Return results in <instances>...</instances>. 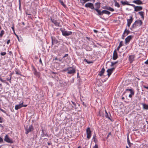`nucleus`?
Wrapping results in <instances>:
<instances>
[{
  "label": "nucleus",
  "mask_w": 148,
  "mask_h": 148,
  "mask_svg": "<svg viewBox=\"0 0 148 148\" xmlns=\"http://www.w3.org/2000/svg\"><path fill=\"white\" fill-rule=\"evenodd\" d=\"M22 106L23 107H26L27 106V105H23V104Z\"/></svg>",
  "instance_id": "obj_57"
},
{
  "label": "nucleus",
  "mask_w": 148,
  "mask_h": 148,
  "mask_svg": "<svg viewBox=\"0 0 148 148\" xmlns=\"http://www.w3.org/2000/svg\"><path fill=\"white\" fill-rule=\"evenodd\" d=\"M144 109L145 110L148 109V105H146L145 103H142Z\"/></svg>",
  "instance_id": "obj_27"
},
{
  "label": "nucleus",
  "mask_w": 148,
  "mask_h": 148,
  "mask_svg": "<svg viewBox=\"0 0 148 148\" xmlns=\"http://www.w3.org/2000/svg\"><path fill=\"white\" fill-rule=\"evenodd\" d=\"M118 61H117L116 62H111V66H113L115 64H117V63H118Z\"/></svg>",
  "instance_id": "obj_37"
},
{
  "label": "nucleus",
  "mask_w": 148,
  "mask_h": 148,
  "mask_svg": "<svg viewBox=\"0 0 148 148\" xmlns=\"http://www.w3.org/2000/svg\"><path fill=\"white\" fill-rule=\"evenodd\" d=\"M110 14V12H109L107 10H105L104 14H108V15H109Z\"/></svg>",
  "instance_id": "obj_36"
},
{
  "label": "nucleus",
  "mask_w": 148,
  "mask_h": 148,
  "mask_svg": "<svg viewBox=\"0 0 148 148\" xmlns=\"http://www.w3.org/2000/svg\"><path fill=\"white\" fill-rule=\"evenodd\" d=\"M127 143H128V144L129 147H130L131 145L132 144L130 142V140L129 139V137H128V136H127Z\"/></svg>",
  "instance_id": "obj_31"
},
{
  "label": "nucleus",
  "mask_w": 148,
  "mask_h": 148,
  "mask_svg": "<svg viewBox=\"0 0 148 148\" xmlns=\"http://www.w3.org/2000/svg\"><path fill=\"white\" fill-rule=\"evenodd\" d=\"M132 6L133 7L134 9V11L136 12L140 11L143 9V8L140 6H136L132 4Z\"/></svg>",
  "instance_id": "obj_5"
},
{
  "label": "nucleus",
  "mask_w": 148,
  "mask_h": 148,
  "mask_svg": "<svg viewBox=\"0 0 148 148\" xmlns=\"http://www.w3.org/2000/svg\"><path fill=\"white\" fill-rule=\"evenodd\" d=\"M126 36L125 34H124V33H123V35H122V38L123 39H124V37Z\"/></svg>",
  "instance_id": "obj_43"
},
{
  "label": "nucleus",
  "mask_w": 148,
  "mask_h": 148,
  "mask_svg": "<svg viewBox=\"0 0 148 148\" xmlns=\"http://www.w3.org/2000/svg\"><path fill=\"white\" fill-rule=\"evenodd\" d=\"M72 102L73 103V104L75 106H76V105L75 104V103L74 102H73V101H72Z\"/></svg>",
  "instance_id": "obj_62"
},
{
  "label": "nucleus",
  "mask_w": 148,
  "mask_h": 148,
  "mask_svg": "<svg viewBox=\"0 0 148 148\" xmlns=\"http://www.w3.org/2000/svg\"><path fill=\"white\" fill-rule=\"evenodd\" d=\"M133 37V36L132 35L128 36L125 39V43L127 44L128 43L132 38Z\"/></svg>",
  "instance_id": "obj_11"
},
{
  "label": "nucleus",
  "mask_w": 148,
  "mask_h": 148,
  "mask_svg": "<svg viewBox=\"0 0 148 148\" xmlns=\"http://www.w3.org/2000/svg\"><path fill=\"white\" fill-rule=\"evenodd\" d=\"M51 38L52 45L53 44H57L58 42V40L54 37L51 36Z\"/></svg>",
  "instance_id": "obj_17"
},
{
  "label": "nucleus",
  "mask_w": 148,
  "mask_h": 148,
  "mask_svg": "<svg viewBox=\"0 0 148 148\" xmlns=\"http://www.w3.org/2000/svg\"><path fill=\"white\" fill-rule=\"evenodd\" d=\"M105 112H106V113H105V115L106 117L108 118L109 119H111L110 118V117L109 116V115L108 114V113L107 112L106 110H105Z\"/></svg>",
  "instance_id": "obj_32"
},
{
  "label": "nucleus",
  "mask_w": 148,
  "mask_h": 148,
  "mask_svg": "<svg viewBox=\"0 0 148 148\" xmlns=\"http://www.w3.org/2000/svg\"><path fill=\"white\" fill-rule=\"evenodd\" d=\"M130 33V31L128 30H127V29H125L124 32V34H125L126 36H127Z\"/></svg>",
  "instance_id": "obj_25"
},
{
  "label": "nucleus",
  "mask_w": 148,
  "mask_h": 148,
  "mask_svg": "<svg viewBox=\"0 0 148 148\" xmlns=\"http://www.w3.org/2000/svg\"><path fill=\"white\" fill-rule=\"evenodd\" d=\"M138 14L140 15L142 19L143 20L144 18V12L143 11L139 12H138Z\"/></svg>",
  "instance_id": "obj_22"
},
{
  "label": "nucleus",
  "mask_w": 148,
  "mask_h": 148,
  "mask_svg": "<svg viewBox=\"0 0 148 148\" xmlns=\"http://www.w3.org/2000/svg\"><path fill=\"white\" fill-rule=\"evenodd\" d=\"M118 58V55L116 51V50H115L114 51L112 57V59L113 60H115Z\"/></svg>",
  "instance_id": "obj_14"
},
{
  "label": "nucleus",
  "mask_w": 148,
  "mask_h": 148,
  "mask_svg": "<svg viewBox=\"0 0 148 148\" xmlns=\"http://www.w3.org/2000/svg\"><path fill=\"white\" fill-rule=\"evenodd\" d=\"M51 22L53 23L55 25L57 26H59L60 23L58 22L56 20H55L54 19H52V18L51 19Z\"/></svg>",
  "instance_id": "obj_19"
},
{
  "label": "nucleus",
  "mask_w": 148,
  "mask_h": 148,
  "mask_svg": "<svg viewBox=\"0 0 148 148\" xmlns=\"http://www.w3.org/2000/svg\"><path fill=\"white\" fill-rule=\"evenodd\" d=\"M86 38L88 40H90V38H89V37H86Z\"/></svg>",
  "instance_id": "obj_64"
},
{
  "label": "nucleus",
  "mask_w": 148,
  "mask_h": 148,
  "mask_svg": "<svg viewBox=\"0 0 148 148\" xmlns=\"http://www.w3.org/2000/svg\"><path fill=\"white\" fill-rule=\"evenodd\" d=\"M4 33H5V32H4V31H3V30H1V33L0 34V37H2L3 36V35L4 34Z\"/></svg>",
  "instance_id": "obj_34"
},
{
  "label": "nucleus",
  "mask_w": 148,
  "mask_h": 148,
  "mask_svg": "<svg viewBox=\"0 0 148 148\" xmlns=\"http://www.w3.org/2000/svg\"><path fill=\"white\" fill-rule=\"evenodd\" d=\"M25 129L26 131L25 134H28L29 132L33 131L34 130V128L33 126L31 125L29 126L28 128H25Z\"/></svg>",
  "instance_id": "obj_6"
},
{
  "label": "nucleus",
  "mask_w": 148,
  "mask_h": 148,
  "mask_svg": "<svg viewBox=\"0 0 148 148\" xmlns=\"http://www.w3.org/2000/svg\"><path fill=\"white\" fill-rule=\"evenodd\" d=\"M23 101H21L20 102V103L19 104L16 105L15 106V109L16 110H18L21 108L23 107Z\"/></svg>",
  "instance_id": "obj_8"
},
{
  "label": "nucleus",
  "mask_w": 148,
  "mask_h": 148,
  "mask_svg": "<svg viewBox=\"0 0 148 148\" xmlns=\"http://www.w3.org/2000/svg\"><path fill=\"white\" fill-rule=\"evenodd\" d=\"M143 24V23L141 20H137L132 25V28H136L137 26H141Z\"/></svg>",
  "instance_id": "obj_1"
},
{
  "label": "nucleus",
  "mask_w": 148,
  "mask_h": 148,
  "mask_svg": "<svg viewBox=\"0 0 148 148\" xmlns=\"http://www.w3.org/2000/svg\"><path fill=\"white\" fill-rule=\"evenodd\" d=\"M21 7V1L20 0H19V8H20Z\"/></svg>",
  "instance_id": "obj_55"
},
{
  "label": "nucleus",
  "mask_w": 148,
  "mask_h": 148,
  "mask_svg": "<svg viewBox=\"0 0 148 148\" xmlns=\"http://www.w3.org/2000/svg\"><path fill=\"white\" fill-rule=\"evenodd\" d=\"M105 71V69L104 68H103L101 70V71L99 72L98 75H100V76H102L103 75L104 71Z\"/></svg>",
  "instance_id": "obj_21"
},
{
  "label": "nucleus",
  "mask_w": 148,
  "mask_h": 148,
  "mask_svg": "<svg viewBox=\"0 0 148 148\" xmlns=\"http://www.w3.org/2000/svg\"><path fill=\"white\" fill-rule=\"evenodd\" d=\"M101 3L99 2H97L95 4V5L96 6V8H95L94 10L96 11V9L99 10L100 7Z\"/></svg>",
  "instance_id": "obj_18"
},
{
  "label": "nucleus",
  "mask_w": 148,
  "mask_h": 148,
  "mask_svg": "<svg viewBox=\"0 0 148 148\" xmlns=\"http://www.w3.org/2000/svg\"><path fill=\"white\" fill-rule=\"evenodd\" d=\"M135 56L134 55H130L129 57V61L130 63H132L134 60Z\"/></svg>",
  "instance_id": "obj_16"
},
{
  "label": "nucleus",
  "mask_w": 148,
  "mask_h": 148,
  "mask_svg": "<svg viewBox=\"0 0 148 148\" xmlns=\"http://www.w3.org/2000/svg\"><path fill=\"white\" fill-rule=\"evenodd\" d=\"M93 31L94 32H95V33H97L98 32V31L97 30H95V29H94L93 30Z\"/></svg>",
  "instance_id": "obj_59"
},
{
  "label": "nucleus",
  "mask_w": 148,
  "mask_h": 148,
  "mask_svg": "<svg viewBox=\"0 0 148 148\" xmlns=\"http://www.w3.org/2000/svg\"><path fill=\"white\" fill-rule=\"evenodd\" d=\"M12 30L14 31V26H13L12 27Z\"/></svg>",
  "instance_id": "obj_63"
},
{
  "label": "nucleus",
  "mask_w": 148,
  "mask_h": 148,
  "mask_svg": "<svg viewBox=\"0 0 148 148\" xmlns=\"http://www.w3.org/2000/svg\"><path fill=\"white\" fill-rule=\"evenodd\" d=\"M111 132H110L109 133L108 135H107V138H108V137H109V135H111Z\"/></svg>",
  "instance_id": "obj_58"
},
{
  "label": "nucleus",
  "mask_w": 148,
  "mask_h": 148,
  "mask_svg": "<svg viewBox=\"0 0 148 148\" xmlns=\"http://www.w3.org/2000/svg\"><path fill=\"white\" fill-rule=\"evenodd\" d=\"M111 8L110 7L108 6L107 10H110V9H111Z\"/></svg>",
  "instance_id": "obj_50"
},
{
  "label": "nucleus",
  "mask_w": 148,
  "mask_h": 148,
  "mask_svg": "<svg viewBox=\"0 0 148 148\" xmlns=\"http://www.w3.org/2000/svg\"><path fill=\"white\" fill-rule=\"evenodd\" d=\"M10 40H8L7 41V44H8V45L10 43Z\"/></svg>",
  "instance_id": "obj_53"
},
{
  "label": "nucleus",
  "mask_w": 148,
  "mask_h": 148,
  "mask_svg": "<svg viewBox=\"0 0 148 148\" xmlns=\"http://www.w3.org/2000/svg\"><path fill=\"white\" fill-rule=\"evenodd\" d=\"M132 2L138 5H142L143 4L142 1L140 0H136L133 1Z\"/></svg>",
  "instance_id": "obj_13"
},
{
  "label": "nucleus",
  "mask_w": 148,
  "mask_h": 148,
  "mask_svg": "<svg viewBox=\"0 0 148 148\" xmlns=\"http://www.w3.org/2000/svg\"><path fill=\"white\" fill-rule=\"evenodd\" d=\"M0 80L2 82H5V80H3L2 78L0 77Z\"/></svg>",
  "instance_id": "obj_45"
},
{
  "label": "nucleus",
  "mask_w": 148,
  "mask_h": 148,
  "mask_svg": "<svg viewBox=\"0 0 148 148\" xmlns=\"http://www.w3.org/2000/svg\"><path fill=\"white\" fill-rule=\"evenodd\" d=\"M130 19H127V25L128 27H130L131 23L132 22L133 18L132 16H130Z\"/></svg>",
  "instance_id": "obj_12"
},
{
  "label": "nucleus",
  "mask_w": 148,
  "mask_h": 148,
  "mask_svg": "<svg viewBox=\"0 0 148 148\" xmlns=\"http://www.w3.org/2000/svg\"><path fill=\"white\" fill-rule=\"evenodd\" d=\"M121 2L123 5H127L132 6V4L129 3L127 1L124 2L123 1H121Z\"/></svg>",
  "instance_id": "obj_20"
},
{
  "label": "nucleus",
  "mask_w": 148,
  "mask_h": 148,
  "mask_svg": "<svg viewBox=\"0 0 148 148\" xmlns=\"http://www.w3.org/2000/svg\"><path fill=\"white\" fill-rule=\"evenodd\" d=\"M123 45V42L122 41L120 42L119 45L117 48V50H119L120 48Z\"/></svg>",
  "instance_id": "obj_28"
},
{
  "label": "nucleus",
  "mask_w": 148,
  "mask_h": 148,
  "mask_svg": "<svg viewBox=\"0 0 148 148\" xmlns=\"http://www.w3.org/2000/svg\"><path fill=\"white\" fill-rule=\"evenodd\" d=\"M60 30L61 31L63 35L64 36H69L72 34V32H71L64 31L62 28H60Z\"/></svg>",
  "instance_id": "obj_2"
},
{
  "label": "nucleus",
  "mask_w": 148,
  "mask_h": 148,
  "mask_svg": "<svg viewBox=\"0 0 148 148\" xmlns=\"http://www.w3.org/2000/svg\"><path fill=\"white\" fill-rule=\"evenodd\" d=\"M85 6L86 8H89L92 10H94L95 8L93 3L88 2L85 4Z\"/></svg>",
  "instance_id": "obj_4"
},
{
  "label": "nucleus",
  "mask_w": 148,
  "mask_h": 148,
  "mask_svg": "<svg viewBox=\"0 0 148 148\" xmlns=\"http://www.w3.org/2000/svg\"><path fill=\"white\" fill-rule=\"evenodd\" d=\"M95 137H96V135L95 134L94 135V136L93 137V139H94V140L95 141Z\"/></svg>",
  "instance_id": "obj_60"
},
{
  "label": "nucleus",
  "mask_w": 148,
  "mask_h": 148,
  "mask_svg": "<svg viewBox=\"0 0 148 148\" xmlns=\"http://www.w3.org/2000/svg\"><path fill=\"white\" fill-rule=\"evenodd\" d=\"M114 69V68H113L110 69H109L107 70V72L108 73L107 75L108 76V77H110Z\"/></svg>",
  "instance_id": "obj_10"
},
{
  "label": "nucleus",
  "mask_w": 148,
  "mask_h": 148,
  "mask_svg": "<svg viewBox=\"0 0 148 148\" xmlns=\"http://www.w3.org/2000/svg\"><path fill=\"white\" fill-rule=\"evenodd\" d=\"M41 136L42 137H44V136H47L48 135L47 134H45L43 130H42Z\"/></svg>",
  "instance_id": "obj_29"
},
{
  "label": "nucleus",
  "mask_w": 148,
  "mask_h": 148,
  "mask_svg": "<svg viewBox=\"0 0 148 148\" xmlns=\"http://www.w3.org/2000/svg\"><path fill=\"white\" fill-rule=\"evenodd\" d=\"M91 131L90 130V128H88L86 130V134L87 135V138L88 139L91 137Z\"/></svg>",
  "instance_id": "obj_7"
},
{
  "label": "nucleus",
  "mask_w": 148,
  "mask_h": 148,
  "mask_svg": "<svg viewBox=\"0 0 148 148\" xmlns=\"http://www.w3.org/2000/svg\"><path fill=\"white\" fill-rule=\"evenodd\" d=\"M92 1V2L94 3L95 2V0H88V1Z\"/></svg>",
  "instance_id": "obj_56"
},
{
  "label": "nucleus",
  "mask_w": 148,
  "mask_h": 148,
  "mask_svg": "<svg viewBox=\"0 0 148 148\" xmlns=\"http://www.w3.org/2000/svg\"><path fill=\"white\" fill-rule=\"evenodd\" d=\"M105 10H103L102 11L96 9V12H97V15L98 16H101L105 13Z\"/></svg>",
  "instance_id": "obj_15"
},
{
  "label": "nucleus",
  "mask_w": 148,
  "mask_h": 148,
  "mask_svg": "<svg viewBox=\"0 0 148 148\" xmlns=\"http://www.w3.org/2000/svg\"><path fill=\"white\" fill-rule=\"evenodd\" d=\"M39 62L41 64H42V60H41V58H40V60H39Z\"/></svg>",
  "instance_id": "obj_61"
},
{
  "label": "nucleus",
  "mask_w": 148,
  "mask_h": 148,
  "mask_svg": "<svg viewBox=\"0 0 148 148\" xmlns=\"http://www.w3.org/2000/svg\"><path fill=\"white\" fill-rule=\"evenodd\" d=\"M68 70H69L68 67L67 68L63 70L62 71L63 72H65V71H68Z\"/></svg>",
  "instance_id": "obj_40"
},
{
  "label": "nucleus",
  "mask_w": 148,
  "mask_h": 148,
  "mask_svg": "<svg viewBox=\"0 0 148 148\" xmlns=\"http://www.w3.org/2000/svg\"><path fill=\"white\" fill-rule=\"evenodd\" d=\"M68 56V54H65V55L63 56L62 58H64L65 57Z\"/></svg>",
  "instance_id": "obj_46"
},
{
  "label": "nucleus",
  "mask_w": 148,
  "mask_h": 148,
  "mask_svg": "<svg viewBox=\"0 0 148 148\" xmlns=\"http://www.w3.org/2000/svg\"><path fill=\"white\" fill-rule=\"evenodd\" d=\"M10 78H6V79L8 80V81H10V82H10V80L11 79V75H10Z\"/></svg>",
  "instance_id": "obj_41"
},
{
  "label": "nucleus",
  "mask_w": 148,
  "mask_h": 148,
  "mask_svg": "<svg viewBox=\"0 0 148 148\" xmlns=\"http://www.w3.org/2000/svg\"><path fill=\"white\" fill-rule=\"evenodd\" d=\"M107 6H103L102 7V8L104 9L107 10Z\"/></svg>",
  "instance_id": "obj_44"
},
{
  "label": "nucleus",
  "mask_w": 148,
  "mask_h": 148,
  "mask_svg": "<svg viewBox=\"0 0 148 148\" xmlns=\"http://www.w3.org/2000/svg\"><path fill=\"white\" fill-rule=\"evenodd\" d=\"M6 54V53L5 52H2L1 53V56H5Z\"/></svg>",
  "instance_id": "obj_39"
},
{
  "label": "nucleus",
  "mask_w": 148,
  "mask_h": 148,
  "mask_svg": "<svg viewBox=\"0 0 148 148\" xmlns=\"http://www.w3.org/2000/svg\"><path fill=\"white\" fill-rule=\"evenodd\" d=\"M84 61H86L88 64H90L93 63L92 62L89 61L86 59H84Z\"/></svg>",
  "instance_id": "obj_38"
},
{
  "label": "nucleus",
  "mask_w": 148,
  "mask_h": 148,
  "mask_svg": "<svg viewBox=\"0 0 148 148\" xmlns=\"http://www.w3.org/2000/svg\"><path fill=\"white\" fill-rule=\"evenodd\" d=\"M110 11L111 12H113L114 11V10L113 8H111Z\"/></svg>",
  "instance_id": "obj_51"
},
{
  "label": "nucleus",
  "mask_w": 148,
  "mask_h": 148,
  "mask_svg": "<svg viewBox=\"0 0 148 148\" xmlns=\"http://www.w3.org/2000/svg\"><path fill=\"white\" fill-rule=\"evenodd\" d=\"M68 71L67 73L70 74H73L75 73L76 71L74 68L70 67H68Z\"/></svg>",
  "instance_id": "obj_3"
},
{
  "label": "nucleus",
  "mask_w": 148,
  "mask_h": 148,
  "mask_svg": "<svg viewBox=\"0 0 148 148\" xmlns=\"http://www.w3.org/2000/svg\"><path fill=\"white\" fill-rule=\"evenodd\" d=\"M59 1L61 3V4L64 7L66 6V5L62 1L59 0Z\"/></svg>",
  "instance_id": "obj_33"
},
{
  "label": "nucleus",
  "mask_w": 148,
  "mask_h": 148,
  "mask_svg": "<svg viewBox=\"0 0 148 148\" xmlns=\"http://www.w3.org/2000/svg\"><path fill=\"white\" fill-rule=\"evenodd\" d=\"M93 148H98V146L97 144H96Z\"/></svg>",
  "instance_id": "obj_49"
},
{
  "label": "nucleus",
  "mask_w": 148,
  "mask_h": 148,
  "mask_svg": "<svg viewBox=\"0 0 148 148\" xmlns=\"http://www.w3.org/2000/svg\"><path fill=\"white\" fill-rule=\"evenodd\" d=\"M130 91V93L132 94H134V90L132 89H127L125 90V91Z\"/></svg>",
  "instance_id": "obj_24"
},
{
  "label": "nucleus",
  "mask_w": 148,
  "mask_h": 148,
  "mask_svg": "<svg viewBox=\"0 0 148 148\" xmlns=\"http://www.w3.org/2000/svg\"><path fill=\"white\" fill-rule=\"evenodd\" d=\"M134 94H130L129 95V97L130 98H131L132 97V95H134Z\"/></svg>",
  "instance_id": "obj_48"
},
{
  "label": "nucleus",
  "mask_w": 148,
  "mask_h": 148,
  "mask_svg": "<svg viewBox=\"0 0 148 148\" xmlns=\"http://www.w3.org/2000/svg\"><path fill=\"white\" fill-rule=\"evenodd\" d=\"M33 71L34 74L35 75L38 76H39V73L36 70V69L34 68Z\"/></svg>",
  "instance_id": "obj_23"
},
{
  "label": "nucleus",
  "mask_w": 148,
  "mask_h": 148,
  "mask_svg": "<svg viewBox=\"0 0 148 148\" xmlns=\"http://www.w3.org/2000/svg\"><path fill=\"white\" fill-rule=\"evenodd\" d=\"M80 2L83 5L86 2H88V0H80Z\"/></svg>",
  "instance_id": "obj_30"
},
{
  "label": "nucleus",
  "mask_w": 148,
  "mask_h": 148,
  "mask_svg": "<svg viewBox=\"0 0 148 148\" xmlns=\"http://www.w3.org/2000/svg\"><path fill=\"white\" fill-rule=\"evenodd\" d=\"M15 72L16 73V74L20 75L21 76H22V75L21 74V72H20V71L18 70L17 69H16L15 70Z\"/></svg>",
  "instance_id": "obj_26"
},
{
  "label": "nucleus",
  "mask_w": 148,
  "mask_h": 148,
  "mask_svg": "<svg viewBox=\"0 0 148 148\" xmlns=\"http://www.w3.org/2000/svg\"><path fill=\"white\" fill-rule=\"evenodd\" d=\"M114 5L115 6L117 7L118 8H119L120 6L119 4L116 1L115 2Z\"/></svg>",
  "instance_id": "obj_35"
},
{
  "label": "nucleus",
  "mask_w": 148,
  "mask_h": 148,
  "mask_svg": "<svg viewBox=\"0 0 148 148\" xmlns=\"http://www.w3.org/2000/svg\"><path fill=\"white\" fill-rule=\"evenodd\" d=\"M4 140L8 143H13L12 140L9 138L8 136L7 135H6L5 136Z\"/></svg>",
  "instance_id": "obj_9"
},
{
  "label": "nucleus",
  "mask_w": 148,
  "mask_h": 148,
  "mask_svg": "<svg viewBox=\"0 0 148 148\" xmlns=\"http://www.w3.org/2000/svg\"><path fill=\"white\" fill-rule=\"evenodd\" d=\"M3 119L0 116V123H2L3 122Z\"/></svg>",
  "instance_id": "obj_42"
},
{
  "label": "nucleus",
  "mask_w": 148,
  "mask_h": 148,
  "mask_svg": "<svg viewBox=\"0 0 148 148\" xmlns=\"http://www.w3.org/2000/svg\"><path fill=\"white\" fill-rule=\"evenodd\" d=\"M60 51L62 53H64V51L63 50H62V49H60Z\"/></svg>",
  "instance_id": "obj_54"
},
{
  "label": "nucleus",
  "mask_w": 148,
  "mask_h": 148,
  "mask_svg": "<svg viewBox=\"0 0 148 148\" xmlns=\"http://www.w3.org/2000/svg\"><path fill=\"white\" fill-rule=\"evenodd\" d=\"M3 139L1 137H0V143L3 142Z\"/></svg>",
  "instance_id": "obj_47"
},
{
  "label": "nucleus",
  "mask_w": 148,
  "mask_h": 148,
  "mask_svg": "<svg viewBox=\"0 0 148 148\" xmlns=\"http://www.w3.org/2000/svg\"><path fill=\"white\" fill-rule=\"evenodd\" d=\"M145 64L148 65V59L145 62Z\"/></svg>",
  "instance_id": "obj_52"
}]
</instances>
